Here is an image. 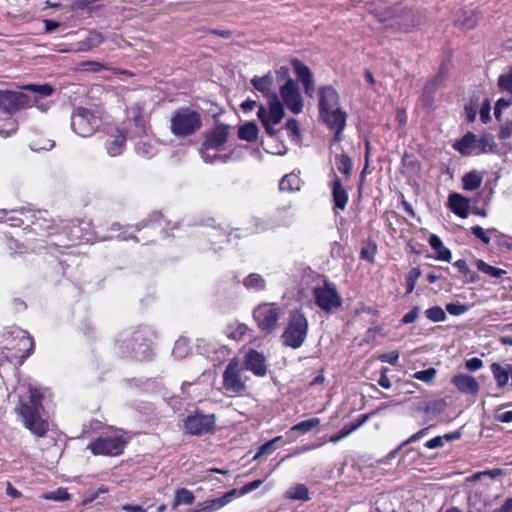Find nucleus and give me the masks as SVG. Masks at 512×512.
Listing matches in <instances>:
<instances>
[{
    "label": "nucleus",
    "mask_w": 512,
    "mask_h": 512,
    "mask_svg": "<svg viewBox=\"0 0 512 512\" xmlns=\"http://www.w3.org/2000/svg\"><path fill=\"white\" fill-rule=\"evenodd\" d=\"M15 412L32 434L43 437L47 433L49 425L42 417V395L37 389L29 387L19 395Z\"/></svg>",
    "instance_id": "f257e3e1"
},
{
    "label": "nucleus",
    "mask_w": 512,
    "mask_h": 512,
    "mask_svg": "<svg viewBox=\"0 0 512 512\" xmlns=\"http://www.w3.org/2000/svg\"><path fill=\"white\" fill-rule=\"evenodd\" d=\"M251 83L257 91L269 98V109L267 110L262 105L259 106L257 116L265 127L266 132L273 136L277 132L273 126L279 124L285 115L283 104L280 102L279 96L272 91L274 83L273 76L267 74L262 77H254Z\"/></svg>",
    "instance_id": "f03ea898"
},
{
    "label": "nucleus",
    "mask_w": 512,
    "mask_h": 512,
    "mask_svg": "<svg viewBox=\"0 0 512 512\" xmlns=\"http://www.w3.org/2000/svg\"><path fill=\"white\" fill-rule=\"evenodd\" d=\"M127 433L121 430L103 432L88 445L94 455L117 456L121 454L129 441Z\"/></svg>",
    "instance_id": "7ed1b4c3"
},
{
    "label": "nucleus",
    "mask_w": 512,
    "mask_h": 512,
    "mask_svg": "<svg viewBox=\"0 0 512 512\" xmlns=\"http://www.w3.org/2000/svg\"><path fill=\"white\" fill-rule=\"evenodd\" d=\"M248 380L249 377L241 362L237 358L231 359L223 372L222 387L225 395L229 397L244 395Z\"/></svg>",
    "instance_id": "20e7f679"
},
{
    "label": "nucleus",
    "mask_w": 512,
    "mask_h": 512,
    "mask_svg": "<svg viewBox=\"0 0 512 512\" xmlns=\"http://www.w3.org/2000/svg\"><path fill=\"white\" fill-rule=\"evenodd\" d=\"M202 125L201 115L188 107L177 109L170 118V131L174 136L187 137Z\"/></svg>",
    "instance_id": "39448f33"
},
{
    "label": "nucleus",
    "mask_w": 512,
    "mask_h": 512,
    "mask_svg": "<svg viewBox=\"0 0 512 512\" xmlns=\"http://www.w3.org/2000/svg\"><path fill=\"white\" fill-rule=\"evenodd\" d=\"M308 333V320L305 315L296 310L291 312L287 326L282 334L283 343L293 349L303 345Z\"/></svg>",
    "instance_id": "423d86ee"
},
{
    "label": "nucleus",
    "mask_w": 512,
    "mask_h": 512,
    "mask_svg": "<svg viewBox=\"0 0 512 512\" xmlns=\"http://www.w3.org/2000/svg\"><path fill=\"white\" fill-rule=\"evenodd\" d=\"M495 146L492 134H483L479 138L472 132H467L459 141L453 144L462 155H479L492 151Z\"/></svg>",
    "instance_id": "0eeeda50"
},
{
    "label": "nucleus",
    "mask_w": 512,
    "mask_h": 512,
    "mask_svg": "<svg viewBox=\"0 0 512 512\" xmlns=\"http://www.w3.org/2000/svg\"><path fill=\"white\" fill-rule=\"evenodd\" d=\"M100 126V116L97 110L77 107L71 115V127L81 137L91 136Z\"/></svg>",
    "instance_id": "6e6552de"
},
{
    "label": "nucleus",
    "mask_w": 512,
    "mask_h": 512,
    "mask_svg": "<svg viewBox=\"0 0 512 512\" xmlns=\"http://www.w3.org/2000/svg\"><path fill=\"white\" fill-rule=\"evenodd\" d=\"M283 309L276 303H262L253 310V317L258 328L264 333H271L277 328Z\"/></svg>",
    "instance_id": "1a4fd4ad"
},
{
    "label": "nucleus",
    "mask_w": 512,
    "mask_h": 512,
    "mask_svg": "<svg viewBox=\"0 0 512 512\" xmlns=\"http://www.w3.org/2000/svg\"><path fill=\"white\" fill-rule=\"evenodd\" d=\"M313 296L316 305L327 313L339 308L342 304V299L332 283L325 282L321 286L314 287Z\"/></svg>",
    "instance_id": "9d476101"
},
{
    "label": "nucleus",
    "mask_w": 512,
    "mask_h": 512,
    "mask_svg": "<svg viewBox=\"0 0 512 512\" xmlns=\"http://www.w3.org/2000/svg\"><path fill=\"white\" fill-rule=\"evenodd\" d=\"M184 427L186 432L191 435L212 433L215 429V416L213 414L196 412L193 415L187 416L184 421Z\"/></svg>",
    "instance_id": "9b49d317"
},
{
    "label": "nucleus",
    "mask_w": 512,
    "mask_h": 512,
    "mask_svg": "<svg viewBox=\"0 0 512 512\" xmlns=\"http://www.w3.org/2000/svg\"><path fill=\"white\" fill-rule=\"evenodd\" d=\"M119 348L125 357H134L139 360L148 357L149 345L140 332L134 333L130 338L121 340Z\"/></svg>",
    "instance_id": "f8f14e48"
},
{
    "label": "nucleus",
    "mask_w": 512,
    "mask_h": 512,
    "mask_svg": "<svg viewBox=\"0 0 512 512\" xmlns=\"http://www.w3.org/2000/svg\"><path fill=\"white\" fill-rule=\"evenodd\" d=\"M30 105V98L21 91L0 90V110L13 114Z\"/></svg>",
    "instance_id": "ddd939ff"
},
{
    "label": "nucleus",
    "mask_w": 512,
    "mask_h": 512,
    "mask_svg": "<svg viewBox=\"0 0 512 512\" xmlns=\"http://www.w3.org/2000/svg\"><path fill=\"white\" fill-rule=\"evenodd\" d=\"M280 96L283 104L293 114H300L303 110V99L297 87V84L289 78L286 83L280 87Z\"/></svg>",
    "instance_id": "4468645a"
},
{
    "label": "nucleus",
    "mask_w": 512,
    "mask_h": 512,
    "mask_svg": "<svg viewBox=\"0 0 512 512\" xmlns=\"http://www.w3.org/2000/svg\"><path fill=\"white\" fill-rule=\"evenodd\" d=\"M244 368L259 377L266 375L267 364L264 355L254 349H250L244 357Z\"/></svg>",
    "instance_id": "2eb2a0df"
},
{
    "label": "nucleus",
    "mask_w": 512,
    "mask_h": 512,
    "mask_svg": "<svg viewBox=\"0 0 512 512\" xmlns=\"http://www.w3.org/2000/svg\"><path fill=\"white\" fill-rule=\"evenodd\" d=\"M230 126L217 124L214 129L206 134L205 143L208 148H215L221 151L228 140Z\"/></svg>",
    "instance_id": "dca6fc26"
},
{
    "label": "nucleus",
    "mask_w": 512,
    "mask_h": 512,
    "mask_svg": "<svg viewBox=\"0 0 512 512\" xmlns=\"http://www.w3.org/2000/svg\"><path fill=\"white\" fill-rule=\"evenodd\" d=\"M320 117L331 130L335 131V136L338 138L346 125L345 112L339 107L320 113Z\"/></svg>",
    "instance_id": "f3484780"
},
{
    "label": "nucleus",
    "mask_w": 512,
    "mask_h": 512,
    "mask_svg": "<svg viewBox=\"0 0 512 512\" xmlns=\"http://www.w3.org/2000/svg\"><path fill=\"white\" fill-rule=\"evenodd\" d=\"M9 335L13 338V339H17L18 340V343L14 346L11 347V349H17L19 352H21L22 354L19 355L20 358L22 359H25L27 358L31 352L33 351V348H34V342H33V339L30 337V335L20 329V328H14L10 333Z\"/></svg>",
    "instance_id": "a211bd4d"
},
{
    "label": "nucleus",
    "mask_w": 512,
    "mask_h": 512,
    "mask_svg": "<svg viewBox=\"0 0 512 512\" xmlns=\"http://www.w3.org/2000/svg\"><path fill=\"white\" fill-rule=\"evenodd\" d=\"M285 210L278 211L277 215L274 218H259L254 217L251 220L253 225V232H264L271 229H274L278 226H286L289 225L292 221L291 218H286L284 221H278V218L285 213Z\"/></svg>",
    "instance_id": "6ab92c4d"
},
{
    "label": "nucleus",
    "mask_w": 512,
    "mask_h": 512,
    "mask_svg": "<svg viewBox=\"0 0 512 512\" xmlns=\"http://www.w3.org/2000/svg\"><path fill=\"white\" fill-rule=\"evenodd\" d=\"M292 65L299 81L302 83L304 87L305 93L309 97H313L314 79L310 69L308 68V66H306L304 63L297 59L292 61Z\"/></svg>",
    "instance_id": "aec40b11"
},
{
    "label": "nucleus",
    "mask_w": 512,
    "mask_h": 512,
    "mask_svg": "<svg viewBox=\"0 0 512 512\" xmlns=\"http://www.w3.org/2000/svg\"><path fill=\"white\" fill-rule=\"evenodd\" d=\"M339 108V97L331 86L319 89V113Z\"/></svg>",
    "instance_id": "412c9836"
},
{
    "label": "nucleus",
    "mask_w": 512,
    "mask_h": 512,
    "mask_svg": "<svg viewBox=\"0 0 512 512\" xmlns=\"http://www.w3.org/2000/svg\"><path fill=\"white\" fill-rule=\"evenodd\" d=\"M25 90H29L34 93V97L32 99L34 105L41 111L45 112L49 108L48 103H44L41 101L42 98L50 96L54 89L49 84H28L23 87ZM31 102V99H30Z\"/></svg>",
    "instance_id": "4be33fe9"
},
{
    "label": "nucleus",
    "mask_w": 512,
    "mask_h": 512,
    "mask_svg": "<svg viewBox=\"0 0 512 512\" xmlns=\"http://www.w3.org/2000/svg\"><path fill=\"white\" fill-rule=\"evenodd\" d=\"M452 384L462 393L476 395L480 390V385L477 380L468 374L455 375Z\"/></svg>",
    "instance_id": "5701e85b"
},
{
    "label": "nucleus",
    "mask_w": 512,
    "mask_h": 512,
    "mask_svg": "<svg viewBox=\"0 0 512 512\" xmlns=\"http://www.w3.org/2000/svg\"><path fill=\"white\" fill-rule=\"evenodd\" d=\"M329 186L332 190L335 207L340 210H344L348 202V193L344 188L340 178L333 174V178L331 179Z\"/></svg>",
    "instance_id": "b1692460"
},
{
    "label": "nucleus",
    "mask_w": 512,
    "mask_h": 512,
    "mask_svg": "<svg viewBox=\"0 0 512 512\" xmlns=\"http://www.w3.org/2000/svg\"><path fill=\"white\" fill-rule=\"evenodd\" d=\"M126 142V136L122 131L115 129L106 140V150L110 156H118L122 153Z\"/></svg>",
    "instance_id": "393cba45"
},
{
    "label": "nucleus",
    "mask_w": 512,
    "mask_h": 512,
    "mask_svg": "<svg viewBox=\"0 0 512 512\" xmlns=\"http://www.w3.org/2000/svg\"><path fill=\"white\" fill-rule=\"evenodd\" d=\"M490 369L497 386L499 388L505 387L509 382V378L512 377V364L502 365L494 362L491 364Z\"/></svg>",
    "instance_id": "a878e982"
},
{
    "label": "nucleus",
    "mask_w": 512,
    "mask_h": 512,
    "mask_svg": "<svg viewBox=\"0 0 512 512\" xmlns=\"http://www.w3.org/2000/svg\"><path fill=\"white\" fill-rule=\"evenodd\" d=\"M449 206L456 215L466 218L469 214L470 201L460 194L453 193L449 196Z\"/></svg>",
    "instance_id": "bb28decb"
},
{
    "label": "nucleus",
    "mask_w": 512,
    "mask_h": 512,
    "mask_svg": "<svg viewBox=\"0 0 512 512\" xmlns=\"http://www.w3.org/2000/svg\"><path fill=\"white\" fill-rule=\"evenodd\" d=\"M218 152L219 150L215 148H208L205 143H202L200 154L206 163L213 164L219 161L225 163L228 161L229 157L227 155H220Z\"/></svg>",
    "instance_id": "cd10ccee"
},
{
    "label": "nucleus",
    "mask_w": 512,
    "mask_h": 512,
    "mask_svg": "<svg viewBox=\"0 0 512 512\" xmlns=\"http://www.w3.org/2000/svg\"><path fill=\"white\" fill-rule=\"evenodd\" d=\"M368 416L363 415L361 420H358L357 422L349 423L343 426V428L335 435H332L330 437V441L333 443H337L340 440L344 439L345 437L349 436L352 432L357 430L359 427H361L364 422L367 420Z\"/></svg>",
    "instance_id": "c85d7f7f"
},
{
    "label": "nucleus",
    "mask_w": 512,
    "mask_h": 512,
    "mask_svg": "<svg viewBox=\"0 0 512 512\" xmlns=\"http://www.w3.org/2000/svg\"><path fill=\"white\" fill-rule=\"evenodd\" d=\"M483 175L477 171L466 173L462 178L463 188L467 191H474L480 187Z\"/></svg>",
    "instance_id": "c756f323"
},
{
    "label": "nucleus",
    "mask_w": 512,
    "mask_h": 512,
    "mask_svg": "<svg viewBox=\"0 0 512 512\" xmlns=\"http://www.w3.org/2000/svg\"><path fill=\"white\" fill-rule=\"evenodd\" d=\"M285 498L308 501L310 499L308 488L304 484H297L285 492Z\"/></svg>",
    "instance_id": "7c9ffc66"
},
{
    "label": "nucleus",
    "mask_w": 512,
    "mask_h": 512,
    "mask_svg": "<svg viewBox=\"0 0 512 512\" xmlns=\"http://www.w3.org/2000/svg\"><path fill=\"white\" fill-rule=\"evenodd\" d=\"M430 246L438 252L437 259L442 261H450L451 252L449 249L443 246L442 240L437 236L432 234L429 238Z\"/></svg>",
    "instance_id": "2f4dec72"
},
{
    "label": "nucleus",
    "mask_w": 512,
    "mask_h": 512,
    "mask_svg": "<svg viewBox=\"0 0 512 512\" xmlns=\"http://www.w3.org/2000/svg\"><path fill=\"white\" fill-rule=\"evenodd\" d=\"M301 179L296 174H287L280 181L279 188L281 191H297L300 189Z\"/></svg>",
    "instance_id": "473e14b6"
},
{
    "label": "nucleus",
    "mask_w": 512,
    "mask_h": 512,
    "mask_svg": "<svg viewBox=\"0 0 512 512\" xmlns=\"http://www.w3.org/2000/svg\"><path fill=\"white\" fill-rule=\"evenodd\" d=\"M194 499H195V497L190 490L185 489V488H180L175 491V497H174L172 506L174 508H176L177 506H179L181 504L189 505V504L193 503Z\"/></svg>",
    "instance_id": "72a5a7b5"
},
{
    "label": "nucleus",
    "mask_w": 512,
    "mask_h": 512,
    "mask_svg": "<svg viewBox=\"0 0 512 512\" xmlns=\"http://www.w3.org/2000/svg\"><path fill=\"white\" fill-rule=\"evenodd\" d=\"M243 284L247 289L260 291L265 288L266 282L261 275L252 273L244 279Z\"/></svg>",
    "instance_id": "f704fd0d"
},
{
    "label": "nucleus",
    "mask_w": 512,
    "mask_h": 512,
    "mask_svg": "<svg viewBox=\"0 0 512 512\" xmlns=\"http://www.w3.org/2000/svg\"><path fill=\"white\" fill-rule=\"evenodd\" d=\"M239 138L246 141H254L258 135V128L255 123L249 122L241 126L238 131Z\"/></svg>",
    "instance_id": "c9c22d12"
},
{
    "label": "nucleus",
    "mask_w": 512,
    "mask_h": 512,
    "mask_svg": "<svg viewBox=\"0 0 512 512\" xmlns=\"http://www.w3.org/2000/svg\"><path fill=\"white\" fill-rule=\"evenodd\" d=\"M477 269L493 278H500L504 274H506V271L497 267H493L489 264H487L483 260H477L476 262Z\"/></svg>",
    "instance_id": "e433bc0d"
},
{
    "label": "nucleus",
    "mask_w": 512,
    "mask_h": 512,
    "mask_svg": "<svg viewBox=\"0 0 512 512\" xmlns=\"http://www.w3.org/2000/svg\"><path fill=\"white\" fill-rule=\"evenodd\" d=\"M248 327L243 323H235L229 326L227 335L234 340H242L248 332Z\"/></svg>",
    "instance_id": "4c0bfd02"
},
{
    "label": "nucleus",
    "mask_w": 512,
    "mask_h": 512,
    "mask_svg": "<svg viewBox=\"0 0 512 512\" xmlns=\"http://www.w3.org/2000/svg\"><path fill=\"white\" fill-rule=\"evenodd\" d=\"M320 419L317 417L310 418L304 421L299 422L298 424L291 427V431H299L302 433H307L320 425Z\"/></svg>",
    "instance_id": "58836bf2"
},
{
    "label": "nucleus",
    "mask_w": 512,
    "mask_h": 512,
    "mask_svg": "<svg viewBox=\"0 0 512 512\" xmlns=\"http://www.w3.org/2000/svg\"><path fill=\"white\" fill-rule=\"evenodd\" d=\"M189 353L188 340L184 337L179 338L173 347L172 354L176 359H183Z\"/></svg>",
    "instance_id": "ea45409f"
},
{
    "label": "nucleus",
    "mask_w": 512,
    "mask_h": 512,
    "mask_svg": "<svg viewBox=\"0 0 512 512\" xmlns=\"http://www.w3.org/2000/svg\"><path fill=\"white\" fill-rule=\"evenodd\" d=\"M337 169L348 177L352 170V162L347 154H340L336 157Z\"/></svg>",
    "instance_id": "a19ab883"
},
{
    "label": "nucleus",
    "mask_w": 512,
    "mask_h": 512,
    "mask_svg": "<svg viewBox=\"0 0 512 512\" xmlns=\"http://www.w3.org/2000/svg\"><path fill=\"white\" fill-rule=\"evenodd\" d=\"M437 370L435 368H428L426 370L418 371L412 375V378L422 381L426 384H432L436 378Z\"/></svg>",
    "instance_id": "79ce46f5"
},
{
    "label": "nucleus",
    "mask_w": 512,
    "mask_h": 512,
    "mask_svg": "<svg viewBox=\"0 0 512 512\" xmlns=\"http://www.w3.org/2000/svg\"><path fill=\"white\" fill-rule=\"evenodd\" d=\"M426 317L433 322H443L446 314L440 306H433L425 311Z\"/></svg>",
    "instance_id": "37998d69"
},
{
    "label": "nucleus",
    "mask_w": 512,
    "mask_h": 512,
    "mask_svg": "<svg viewBox=\"0 0 512 512\" xmlns=\"http://www.w3.org/2000/svg\"><path fill=\"white\" fill-rule=\"evenodd\" d=\"M43 498L47 499V500H54V501H65L70 498V495L67 492L66 488L60 487V488L56 489L55 491L46 493L43 496Z\"/></svg>",
    "instance_id": "c03bdc74"
},
{
    "label": "nucleus",
    "mask_w": 512,
    "mask_h": 512,
    "mask_svg": "<svg viewBox=\"0 0 512 512\" xmlns=\"http://www.w3.org/2000/svg\"><path fill=\"white\" fill-rule=\"evenodd\" d=\"M17 130V122L8 117L3 124H0V136L8 137Z\"/></svg>",
    "instance_id": "a18cd8bd"
},
{
    "label": "nucleus",
    "mask_w": 512,
    "mask_h": 512,
    "mask_svg": "<svg viewBox=\"0 0 512 512\" xmlns=\"http://www.w3.org/2000/svg\"><path fill=\"white\" fill-rule=\"evenodd\" d=\"M499 87L512 94V67L498 79Z\"/></svg>",
    "instance_id": "49530a36"
},
{
    "label": "nucleus",
    "mask_w": 512,
    "mask_h": 512,
    "mask_svg": "<svg viewBox=\"0 0 512 512\" xmlns=\"http://www.w3.org/2000/svg\"><path fill=\"white\" fill-rule=\"evenodd\" d=\"M421 272L419 268H412L408 275L406 276V286H407V293H411L415 285L417 283L418 278L420 277Z\"/></svg>",
    "instance_id": "de8ad7c7"
},
{
    "label": "nucleus",
    "mask_w": 512,
    "mask_h": 512,
    "mask_svg": "<svg viewBox=\"0 0 512 512\" xmlns=\"http://www.w3.org/2000/svg\"><path fill=\"white\" fill-rule=\"evenodd\" d=\"M281 439V436H277L273 438L272 440L266 442L263 444L256 455L254 456V459H258L261 455L270 454L275 450L274 444Z\"/></svg>",
    "instance_id": "09e8293b"
},
{
    "label": "nucleus",
    "mask_w": 512,
    "mask_h": 512,
    "mask_svg": "<svg viewBox=\"0 0 512 512\" xmlns=\"http://www.w3.org/2000/svg\"><path fill=\"white\" fill-rule=\"evenodd\" d=\"M446 310L451 315L459 316L466 313L469 310V307L461 303H449L446 305Z\"/></svg>",
    "instance_id": "8fccbe9b"
},
{
    "label": "nucleus",
    "mask_w": 512,
    "mask_h": 512,
    "mask_svg": "<svg viewBox=\"0 0 512 512\" xmlns=\"http://www.w3.org/2000/svg\"><path fill=\"white\" fill-rule=\"evenodd\" d=\"M17 211L12 210L10 212L6 210L0 211V221L10 222L12 226L20 225V220L16 217Z\"/></svg>",
    "instance_id": "3c124183"
},
{
    "label": "nucleus",
    "mask_w": 512,
    "mask_h": 512,
    "mask_svg": "<svg viewBox=\"0 0 512 512\" xmlns=\"http://www.w3.org/2000/svg\"><path fill=\"white\" fill-rule=\"evenodd\" d=\"M104 68L103 64L96 61H85L80 64V70L82 71H91V72H99Z\"/></svg>",
    "instance_id": "603ef678"
},
{
    "label": "nucleus",
    "mask_w": 512,
    "mask_h": 512,
    "mask_svg": "<svg viewBox=\"0 0 512 512\" xmlns=\"http://www.w3.org/2000/svg\"><path fill=\"white\" fill-rule=\"evenodd\" d=\"M209 236L211 239H215V241H212V243L214 245L217 244L218 242L222 243V242L228 241V235L224 231H222L221 229H218V228H213L211 230V233H209Z\"/></svg>",
    "instance_id": "864d4df0"
},
{
    "label": "nucleus",
    "mask_w": 512,
    "mask_h": 512,
    "mask_svg": "<svg viewBox=\"0 0 512 512\" xmlns=\"http://www.w3.org/2000/svg\"><path fill=\"white\" fill-rule=\"evenodd\" d=\"M511 105V99L500 98L494 107V115L499 120L502 109L508 108Z\"/></svg>",
    "instance_id": "5fc2aeb1"
},
{
    "label": "nucleus",
    "mask_w": 512,
    "mask_h": 512,
    "mask_svg": "<svg viewBox=\"0 0 512 512\" xmlns=\"http://www.w3.org/2000/svg\"><path fill=\"white\" fill-rule=\"evenodd\" d=\"M491 230H484L480 226H474L472 227V233L479 239H481L485 244L490 243V237L488 236V232Z\"/></svg>",
    "instance_id": "6e6d98bb"
},
{
    "label": "nucleus",
    "mask_w": 512,
    "mask_h": 512,
    "mask_svg": "<svg viewBox=\"0 0 512 512\" xmlns=\"http://www.w3.org/2000/svg\"><path fill=\"white\" fill-rule=\"evenodd\" d=\"M465 366L469 371H477L483 367V361L477 357L466 360Z\"/></svg>",
    "instance_id": "4d7b16f0"
},
{
    "label": "nucleus",
    "mask_w": 512,
    "mask_h": 512,
    "mask_svg": "<svg viewBox=\"0 0 512 512\" xmlns=\"http://www.w3.org/2000/svg\"><path fill=\"white\" fill-rule=\"evenodd\" d=\"M375 253H376V246L370 245V246L362 248L360 255H361V258L366 259L369 262H373Z\"/></svg>",
    "instance_id": "13d9d810"
},
{
    "label": "nucleus",
    "mask_w": 512,
    "mask_h": 512,
    "mask_svg": "<svg viewBox=\"0 0 512 512\" xmlns=\"http://www.w3.org/2000/svg\"><path fill=\"white\" fill-rule=\"evenodd\" d=\"M261 483V480H254L252 482L245 484L240 490H238V495H244L257 489L261 485Z\"/></svg>",
    "instance_id": "bf43d9fd"
},
{
    "label": "nucleus",
    "mask_w": 512,
    "mask_h": 512,
    "mask_svg": "<svg viewBox=\"0 0 512 512\" xmlns=\"http://www.w3.org/2000/svg\"><path fill=\"white\" fill-rule=\"evenodd\" d=\"M420 312L419 307H414L410 312L404 315L402 321L405 324H410L416 321Z\"/></svg>",
    "instance_id": "052dcab7"
},
{
    "label": "nucleus",
    "mask_w": 512,
    "mask_h": 512,
    "mask_svg": "<svg viewBox=\"0 0 512 512\" xmlns=\"http://www.w3.org/2000/svg\"><path fill=\"white\" fill-rule=\"evenodd\" d=\"M403 165L411 169L413 172H417L419 168L418 162L407 154H405L403 157Z\"/></svg>",
    "instance_id": "680f3d73"
},
{
    "label": "nucleus",
    "mask_w": 512,
    "mask_h": 512,
    "mask_svg": "<svg viewBox=\"0 0 512 512\" xmlns=\"http://www.w3.org/2000/svg\"><path fill=\"white\" fill-rule=\"evenodd\" d=\"M444 445V437L443 436H437L428 442H426L425 446L429 449H436L440 448Z\"/></svg>",
    "instance_id": "e2e57ef3"
},
{
    "label": "nucleus",
    "mask_w": 512,
    "mask_h": 512,
    "mask_svg": "<svg viewBox=\"0 0 512 512\" xmlns=\"http://www.w3.org/2000/svg\"><path fill=\"white\" fill-rule=\"evenodd\" d=\"M286 129L290 131L293 134V136L299 137L300 132L298 122L295 119H289L286 122Z\"/></svg>",
    "instance_id": "0e129e2a"
},
{
    "label": "nucleus",
    "mask_w": 512,
    "mask_h": 512,
    "mask_svg": "<svg viewBox=\"0 0 512 512\" xmlns=\"http://www.w3.org/2000/svg\"><path fill=\"white\" fill-rule=\"evenodd\" d=\"M399 353L398 352H391L387 354H383L380 356L381 361L388 362L392 365H395L398 361Z\"/></svg>",
    "instance_id": "69168bd1"
},
{
    "label": "nucleus",
    "mask_w": 512,
    "mask_h": 512,
    "mask_svg": "<svg viewBox=\"0 0 512 512\" xmlns=\"http://www.w3.org/2000/svg\"><path fill=\"white\" fill-rule=\"evenodd\" d=\"M511 135H512V122H507L502 125L499 136L501 139H507Z\"/></svg>",
    "instance_id": "338daca9"
},
{
    "label": "nucleus",
    "mask_w": 512,
    "mask_h": 512,
    "mask_svg": "<svg viewBox=\"0 0 512 512\" xmlns=\"http://www.w3.org/2000/svg\"><path fill=\"white\" fill-rule=\"evenodd\" d=\"M494 512H512V498L507 499L504 504Z\"/></svg>",
    "instance_id": "774afa93"
}]
</instances>
